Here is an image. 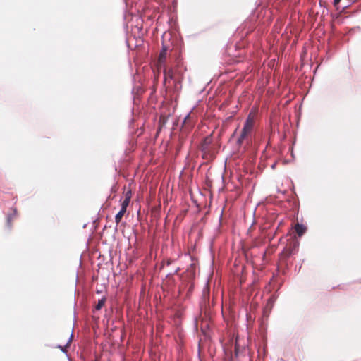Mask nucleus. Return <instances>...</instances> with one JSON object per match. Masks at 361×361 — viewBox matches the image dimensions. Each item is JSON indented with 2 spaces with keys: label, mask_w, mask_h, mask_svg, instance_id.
I'll return each mask as SVG.
<instances>
[{
  "label": "nucleus",
  "mask_w": 361,
  "mask_h": 361,
  "mask_svg": "<svg viewBox=\"0 0 361 361\" xmlns=\"http://www.w3.org/2000/svg\"><path fill=\"white\" fill-rule=\"evenodd\" d=\"M16 214H17V210H16V209H13V213H12V214H8V215L7 216V220H6V221H7V226H8V228H9V229H11V221H12V219H13V217L14 216H16Z\"/></svg>",
  "instance_id": "nucleus-7"
},
{
  "label": "nucleus",
  "mask_w": 361,
  "mask_h": 361,
  "mask_svg": "<svg viewBox=\"0 0 361 361\" xmlns=\"http://www.w3.org/2000/svg\"><path fill=\"white\" fill-rule=\"evenodd\" d=\"M253 123L254 121L250 115L245 121L243 130L249 132L252 128Z\"/></svg>",
  "instance_id": "nucleus-4"
},
{
  "label": "nucleus",
  "mask_w": 361,
  "mask_h": 361,
  "mask_svg": "<svg viewBox=\"0 0 361 361\" xmlns=\"http://www.w3.org/2000/svg\"><path fill=\"white\" fill-rule=\"evenodd\" d=\"M276 165V163H274V164L271 166V168L272 169H275Z\"/></svg>",
  "instance_id": "nucleus-16"
},
{
  "label": "nucleus",
  "mask_w": 361,
  "mask_h": 361,
  "mask_svg": "<svg viewBox=\"0 0 361 361\" xmlns=\"http://www.w3.org/2000/svg\"><path fill=\"white\" fill-rule=\"evenodd\" d=\"M125 197H129L130 199L131 198V191L129 190L126 193V196Z\"/></svg>",
  "instance_id": "nucleus-13"
},
{
  "label": "nucleus",
  "mask_w": 361,
  "mask_h": 361,
  "mask_svg": "<svg viewBox=\"0 0 361 361\" xmlns=\"http://www.w3.org/2000/svg\"><path fill=\"white\" fill-rule=\"evenodd\" d=\"M340 1L341 0H334V4L336 6L340 3Z\"/></svg>",
  "instance_id": "nucleus-15"
},
{
  "label": "nucleus",
  "mask_w": 361,
  "mask_h": 361,
  "mask_svg": "<svg viewBox=\"0 0 361 361\" xmlns=\"http://www.w3.org/2000/svg\"><path fill=\"white\" fill-rule=\"evenodd\" d=\"M178 270H179V268H177V269L174 271V273H173V274L177 273Z\"/></svg>",
  "instance_id": "nucleus-17"
},
{
  "label": "nucleus",
  "mask_w": 361,
  "mask_h": 361,
  "mask_svg": "<svg viewBox=\"0 0 361 361\" xmlns=\"http://www.w3.org/2000/svg\"><path fill=\"white\" fill-rule=\"evenodd\" d=\"M106 300V297H102L101 299L98 300L97 304L95 306V310H100L104 306L105 302Z\"/></svg>",
  "instance_id": "nucleus-8"
},
{
  "label": "nucleus",
  "mask_w": 361,
  "mask_h": 361,
  "mask_svg": "<svg viewBox=\"0 0 361 361\" xmlns=\"http://www.w3.org/2000/svg\"><path fill=\"white\" fill-rule=\"evenodd\" d=\"M190 117V113H188L183 119V123L186 122V120Z\"/></svg>",
  "instance_id": "nucleus-14"
},
{
  "label": "nucleus",
  "mask_w": 361,
  "mask_h": 361,
  "mask_svg": "<svg viewBox=\"0 0 361 361\" xmlns=\"http://www.w3.org/2000/svg\"><path fill=\"white\" fill-rule=\"evenodd\" d=\"M209 279H207L202 290V303L204 306H209Z\"/></svg>",
  "instance_id": "nucleus-2"
},
{
  "label": "nucleus",
  "mask_w": 361,
  "mask_h": 361,
  "mask_svg": "<svg viewBox=\"0 0 361 361\" xmlns=\"http://www.w3.org/2000/svg\"><path fill=\"white\" fill-rule=\"evenodd\" d=\"M306 226L301 224H297L295 226V230L299 237H301L306 231Z\"/></svg>",
  "instance_id": "nucleus-5"
},
{
  "label": "nucleus",
  "mask_w": 361,
  "mask_h": 361,
  "mask_svg": "<svg viewBox=\"0 0 361 361\" xmlns=\"http://www.w3.org/2000/svg\"><path fill=\"white\" fill-rule=\"evenodd\" d=\"M174 79L173 71L171 68L164 70V82H169Z\"/></svg>",
  "instance_id": "nucleus-3"
},
{
  "label": "nucleus",
  "mask_w": 361,
  "mask_h": 361,
  "mask_svg": "<svg viewBox=\"0 0 361 361\" xmlns=\"http://www.w3.org/2000/svg\"><path fill=\"white\" fill-rule=\"evenodd\" d=\"M126 212H123V210L120 209V211L116 214L115 216V221L116 222V224H118L120 223V221H121V219L123 217V216L124 215Z\"/></svg>",
  "instance_id": "nucleus-10"
},
{
  "label": "nucleus",
  "mask_w": 361,
  "mask_h": 361,
  "mask_svg": "<svg viewBox=\"0 0 361 361\" xmlns=\"http://www.w3.org/2000/svg\"><path fill=\"white\" fill-rule=\"evenodd\" d=\"M167 47L166 45L162 46V49L160 51L159 61V63H164L166 58Z\"/></svg>",
  "instance_id": "nucleus-6"
},
{
  "label": "nucleus",
  "mask_w": 361,
  "mask_h": 361,
  "mask_svg": "<svg viewBox=\"0 0 361 361\" xmlns=\"http://www.w3.org/2000/svg\"><path fill=\"white\" fill-rule=\"evenodd\" d=\"M212 142V136L205 137L201 142L200 150L202 152V158L207 159L209 157L213 156V154L210 149V145Z\"/></svg>",
  "instance_id": "nucleus-1"
},
{
  "label": "nucleus",
  "mask_w": 361,
  "mask_h": 361,
  "mask_svg": "<svg viewBox=\"0 0 361 361\" xmlns=\"http://www.w3.org/2000/svg\"><path fill=\"white\" fill-rule=\"evenodd\" d=\"M247 131L245 130H242V132L240 133V135L238 138V142H241L243 140H244L245 138V137L247 136Z\"/></svg>",
  "instance_id": "nucleus-12"
},
{
  "label": "nucleus",
  "mask_w": 361,
  "mask_h": 361,
  "mask_svg": "<svg viewBox=\"0 0 361 361\" xmlns=\"http://www.w3.org/2000/svg\"><path fill=\"white\" fill-rule=\"evenodd\" d=\"M130 202V197H125V199L121 203V209L123 212H126L127 207L128 206Z\"/></svg>",
  "instance_id": "nucleus-9"
},
{
  "label": "nucleus",
  "mask_w": 361,
  "mask_h": 361,
  "mask_svg": "<svg viewBox=\"0 0 361 361\" xmlns=\"http://www.w3.org/2000/svg\"><path fill=\"white\" fill-rule=\"evenodd\" d=\"M73 334L70 336V338L67 342V343L65 345V346H61L60 345H58V348L61 349V350L64 353H66V348H67L68 345H69V343L71 341L72 338H73Z\"/></svg>",
  "instance_id": "nucleus-11"
}]
</instances>
